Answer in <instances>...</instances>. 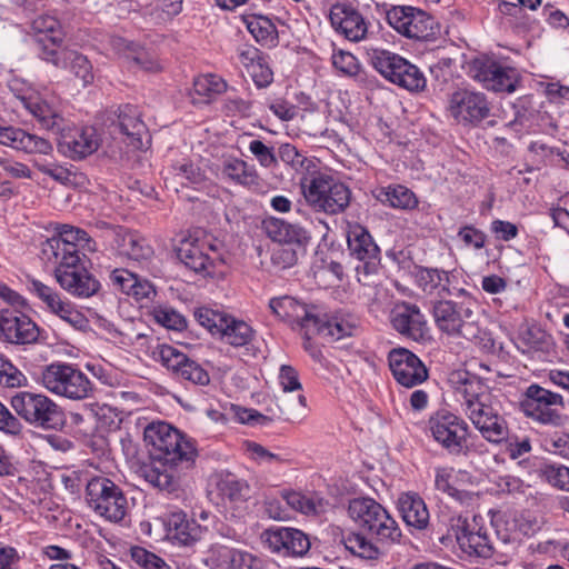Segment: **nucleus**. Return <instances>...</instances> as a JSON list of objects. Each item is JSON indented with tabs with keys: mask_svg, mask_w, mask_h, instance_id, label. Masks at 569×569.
<instances>
[{
	"mask_svg": "<svg viewBox=\"0 0 569 569\" xmlns=\"http://www.w3.org/2000/svg\"><path fill=\"white\" fill-rule=\"evenodd\" d=\"M154 320L167 329L182 331L187 328L186 318L172 308H158L153 311Z\"/></svg>",
	"mask_w": 569,
	"mask_h": 569,
	"instance_id": "obj_58",
	"label": "nucleus"
},
{
	"mask_svg": "<svg viewBox=\"0 0 569 569\" xmlns=\"http://www.w3.org/2000/svg\"><path fill=\"white\" fill-rule=\"evenodd\" d=\"M117 236L120 252L129 259L142 262L149 261L153 257V248L148 240L138 232L126 231Z\"/></svg>",
	"mask_w": 569,
	"mask_h": 569,
	"instance_id": "obj_45",
	"label": "nucleus"
},
{
	"mask_svg": "<svg viewBox=\"0 0 569 569\" xmlns=\"http://www.w3.org/2000/svg\"><path fill=\"white\" fill-rule=\"evenodd\" d=\"M331 60L336 70L345 76L353 77L360 71V63L351 52L342 50L333 52Z\"/></svg>",
	"mask_w": 569,
	"mask_h": 569,
	"instance_id": "obj_61",
	"label": "nucleus"
},
{
	"mask_svg": "<svg viewBox=\"0 0 569 569\" xmlns=\"http://www.w3.org/2000/svg\"><path fill=\"white\" fill-rule=\"evenodd\" d=\"M383 7L388 24L408 39L431 40L438 33L439 26L435 18L421 9L411 6Z\"/></svg>",
	"mask_w": 569,
	"mask_h": 569,
	"instance_id": "obj_12",
	"label": "nucleus"
},
{
	"mask_svg": "<svg viewBox=\"0 0 569 569\" xmlns=\"http://www.w3.org/2000/svg\"><path fill=\"white\" fill-rule=\"evenodd\" d=\"M415 280L417 286L428 295H453L449 288V272L438 268L416 267Z\"/></svg>",
	"mask_w": 569,
	"mask_h": 569,
	"instance_id": "obj_41",
	"label": "nucleus"
},
{
	"mask_svg": "<svg viewBox=\"0 0 569 569\" xmlns=\"http://www.w3.org/2000/svg\"><path fill=\"white\" fill-rule=\"evenodd\" d=\"M127 58L144 71L157 72L161 69L157 57L136 43L128 46Z\"/></svg>",
	"mask_w": 569,
	"mask_h": 569,
	"instance_id": "obj_52",
	"label": "nucleus"
},
{
	"mask_svg": "<svg viewBox=\"0 0 569 569\" xmlns=\"http://www.w3.org/2000/svg\"><path fill=\"white\" fill-rule=\"evenodd\" d=\"M281 161L298 178L300 188L305 179L311 178L319 170L318 160L301 153L291 143H281L278 148V162Z\"/></svg>",
	"mask_w": 569,
	"mask_h": 569,
	"instance_id": "obj_36",
	"label": "nucleus"
},
{
	"mask_svg": "<svg viewBox=\"0 0 569 569\" xmlns=\"http://www.w3.org/2000/svg\"><path fill=\"white\" fill-rule=\"evenodd\" d=\"M217 488L223 501L234 509L233 516H242L248 508L247 502L250 495L248 482L228 473L220 478Z\"/></svg>",
	"mask_w": 569,
	"mask_h": 569,
	"instance_id": "obj_38",
	"label": "nucleus"
},
{
	"mask_svg": "<svg viewBox=\"0 0 569 569\" xmlns=\"http://www.w3.org/2000/svg\"><path fill=\"white\" fill-rule=\"evenodd\" d=\"M26 381V376L10 360L0 355V386L16 388L21 387Z\"/></svg>",
	"mask_w": 569,
	"mask_h": 569,
	"instance_id": "obj_54",
	"label": "nucleus"
},
{
	"mask_svg": "<svg viewBox=\"0 0 569 569\" xmlns=\"http://www.w3.org/2000/svg\"><path fill=\"white\" fill-rule=\"evenodd\" d=\"M390 323L400 336L417 342L425 340L429 333L427 319L416 303H396L390 311Z\"/></svg>",
	"mask_w": 569,
	"mask_h": 569,
	"instance_id": "obj_26",
	"label": "nucleus"
},
{
	"mask_svg": "<svg viewBox=\"0 0 569 569\" xmlns=\"http://www.w3.org/2000/svg\"><path fill=\"white\" fill-rule=\"evenodd\" d=\"M397 509L408 527L416 530L427 529L430 519L429 510L425 500L417 492L400 493Z\"/></svg>",
	"mask_w": 569,
	"mask_h": 569,
	"instance_id": "obj_35",
	"label": "nucleus"
},
{
	"mask_svg": "<svg viewBox=\"0 0 569 569\" xmlns=\"http://www.w3.org/2000/svg\"><path fill=\"white\" fill-rule=\"evenodd\" d=\"M58 150L71 160H82L94 153L101 138L93 127L69 126L68 122L57 133Z\"/></svg>",
	"mask_w": 569,
	"mask_h": 569,
	"instance_id": "obj_20",
	"label": "nucleus"
},
{
	"mask_svg": "<svg viewBox=\"0 0 569 569\" xmlns=\"http://www.w3.org/2000/svg\"><path fill=\"white\" fill-rule=\"evenodd\" d=\"M516 346L522 353L545 360L553 351V339L541 327L532 325L521 329Z\"/></svg>",
	"mask_w": 569,
	"mask_h": 569,
	"instance_id": "obj_33",
	"label": "nucleus"
},
{
	"mask_svg": "<svg viewBox=\"0 0 569 569\" xmlns=\"http://www.w3.org/2000/svg\"><path fill=\"white\" fill-rule=\"evenodd\" d=\"M456 538L461 550L469 556L490 558L493 555L492 541L481 529L471 531L463 527L456 533Z\"/></svg>",
	"mask_w": 569,
	"mask_h": 569,
	"instance_id": "obj_43",
	"label": "nucleus"
},
{
	"mask_svg": "<svg viewBox=\"0 0 569 569\" xmlns=\"http://www.w3.org/2000/svg\"><path fill=\"white\" fill-rule=\"evenodd\" d=\"M541 480L549 486L567 492L569 467L557 462H545L537 470Z\"/></svg>",
	"mask_w": 569,
	"mask_h": 569,
	"instance_id": "obj_50",
	"label": "nucleus"
},
{
	"mask_svg": "<svg viewBox=\"0 0 569 569\" xmlns=\"http://www.w3.org/2000/svg\"><path fill=\"white\" fill-rule=\"evenodd\" d=\"M167 531L171 539L178 541V543L191 546L202 538L207 528L200 526L194 519H188L184 512L179 511L169 515Z\"/></svg>",
	"mask_w": 569,
	"mask_h": 569,
	"instance_id": "obj_39",
	"label": "nucleus"
},
{
	"mask_svg": "<svg viewBox=\"0 0 569 569\" xmlns=\"http://www.w3.org/2000/svg\"><path fill=\"white\" fill-rule=\"evenodd\" d=\"M266 58L267 57L248 70L257 88H267L273 81V72Z\"/></svg>",
	"mask_w": 569,
	"mask_h": 569,
	"instance_id": "obj_63",
	"label": "nucleus"
},
{
	"mask_svg": "<svg viewBox=\"0 0 569 569\" xmlns=\"http://www.w3.org/2000/svg\"><path fill=\"white\" fill-rule=\"evenodd\" d=\"M252 101L238 96H228L223 99L221 110L227 117L250 118Z\"/></svg>",
	"mask_w": 569,
	"mask_h": 569,
	"instance_id": "obj_55",
	"label": "nucleus"
},
{
	"mask_svg": "<svg viewBox=\"0 0 569 569\" xmlns=\"http://www.w3.org/2000/svg\"><path fill=\"white\" fill-rule=\"evenodd\" d=\"M39 336L40 328L22 309L0 310V341L26 346L37 343Z\"/></svg>",
	"mask_w": 569,
	"mask_h": 569,
	"instance_id": "obj_21",
	"label": "nucleus"
},
{
	"mask_svg": "<svg viewBox=\"0 0 569 569\" xmlns=\"http://www.w3.org/2000/svg\"><path fill=\"white\" fill-rule=\"evenodd\" d=\"M563 407L562 396L539 385H530L519 402L520 411L531 420L546 426L561 423L559 408Z\"/></svg>",
	"mask_w": 569,
	"mask_h": 569,
	"instance_id": "obj_14",
	"label": "nucleus"
},
{
	"mask_svg": "<svg viewBox=\"0 0 569 569\" xmlns=\"http://www.w3.org/2000/svg\"><path fill=\"white\" fill-rule=\"evenodd\" d=\"M490 103L482 92L461 89L449 100V112L460 123L477 126L490 114Z\"/></svg>",
	"mask_w": 569,
	"mask_h": 569,
	"instance_id": "obj_24",
	"label": "nucleus"
},
{
	"mask_svg": "<svg viewBox=\"0 0 569 569\" xmlns=\"http://www.w3.org/2000/svg\"><path fill=\"white\" fill-rule=\"evenodd\" d=\"M492 526L495 528L497 539L505 545L516 542L520 539V532L517 529L516 519L505 520L499 518L492 520Z\"/></svg>",
	"mask_w": 569,
	"mask_h": 569,
	"instance_id": "obj_62",
	"label": "nucleus"
},
{
	"mask_svg": "<svg viewBox=\"0 0 569 569\" xmlns=\"http://www.w3.org/2000/svg\"><path fill=\"white\" fill-rule=\"evenodd\" d=\"M435 488L447 497L465 502L470 499V492L453 486V468L438 467L435 470Z\"/></svg>",
	"mask_w": 569,
	"mask_h": 569,
	"instance_id": "obj_48",
	"label": "nucleus"
},
{
	"mask_svg": "<svg viewBox=\"0 0 569 569\" xmlns=\"http://www.w3.org/2000/svg\"><path fill=\"white\" fill-rule=\"evenodd\" d=\"M50 57L46 62L58 69H70L71 72L82 80L83 86L93 82L92 64L88 58L78 51L63 47L59 51L47 52Z\"/></svg>",
	"mask_w": 569,
	"mask_h": 569,
	"instance_id": "obj_34",
	"label": "nucleus"
},
{
	"mask_svg": "<svg viewBox=\"0 0 569 569\" xmlns=\"http://www.w3.org/2000/svg\"><path fill=\"white\" fill-rule=\"evenodd\" d=\"M466 415L488 442L499 445L507 437L508 423L503 416L499 413V410L491 405L490 400L473 405L472 409L467 411Z\"/></svg>",
	"mask_w": 569,
	"mask_h": 569,
	"instance_id": "obj_28",
	"label": "nucleus"
},
{
	"mask_svg": "<svg viewBox=\"0 0 569 569\" xmlns=\"http://www.w3.org/2000/svg\"><path fill=\"white\" fill-rule=\"evenodd\" d=\"M271 312L291 329L310 335L319 315V305L307 303L290 296L274 297L269 301Z\"/></svg>",
	"mask_w": 569,
	"mask_h": 569,
	"instance_id": "obj_19",
	"label": "nucleus"
},
{
	"mask_svg": "<svg viewBox=\"0 0 569 569\" xmlns=\"http://www.w3.org/2000/svg\"><path fill=\"white\" fill-rule=\"evenodd\" d=\"M28 289L42 301L48 311L58 316L73 328L83 329L87 327L88 319L84 315L76 309L73 303L62 299L56 289L37 279H31L28 282Z\"/></svg>",
	"mask_w": 569,
	"mask_h": 569,
	"instance_id": "obj_25",
	"label": "nucleus"
},
{
	"mask_svg": "<svg viewBox=\"0 0 569 569\" xmlns=\"http://www.w3.org/2000/svg\"><path fill=\"white\" fill-rule=\"evenodd\" d=\"M243 22L257 42L268 47L277 46L278 30L271 19L262 14L253 13L244 16Z\"/></svg>",
	"mask_w": 569,
	"mask_h": 569,
	"instance_id": "obj_46",
	"label": "nucleus"
},
{
	"mask_svg": "<svg viewBox=\"0 0 569 569\" xmlns=\"http://www.w3.org/2000/svg\"><path fill=\"white\" fill-rule=\"evenodd\" d=\"M469 74L489 91L512 93L520 81L516 68L503 64L496 59L481 56L469 63Z\"/></svg>",
	"mask_w": 569,
	"mask_h": 569,
	"instance_id": "obj_13",
	"label": "nucleus"
},
{
	"mask_svg": "<svg viewBox=\"0 0 569 569\" xmlns=\"http://www.w3.org/2000/svg\"><path fill=\"white\" fill-rule=\"evenodd\" d=\"M300 189L306 204L316 213L337 216L350 206V188L328 172L319 170L305 179Z\"/></svg>",
	"mask_w": 569,
	"mask_h": 569,
	"instance_id": "obj_3",
	"label": "nucleus"
},
{
	"mask_svg": "<svg viewBox=\"0 0 569 569\" xmlns=\"http://www.w3.org/2000/svg\"><path fill=\"white\" fill-rule=\"evenodd\" d=\"M86 500L96 515L120 522L128 510L127 497L119 483L106 476H94L86 485Z\"/></svg>",
	"mask_w": 569,
	"mask_h": 569,
	"instance_id": "obj_9",
	"label": "nucleus"
},
{
	"mask_svg": "<svg viewBox=\"0 0 569 569\" xmlns=\"http://www.w3.org/2000/svg\"><path fill=\"white\" fill-rule=\"evenodd\" d=\"M432 439L448 453L459 456L466 452L469 436V425L460 416L439 409L427 422Z\"/></svg>",
	"mask_w": 569,
	"mask_h": 569,
	"instance_id": "obj_11",
	"label": "nucleus"
},
{
	"mask_svg": "<svg viewBox=\"0 0 569 569\" xmlns=\"http://www.w3.org/2000/svg\"><path fill=\"white\" fill-rule=\"evenodd\" d=\"M0 143L28 154L49 156L53 152V146L49 140L21 128L0 127Z\"/></svg>",
	"mask_w": 569,
	"mask_h": 569,
	"instance_id": "obj_32",
	"label": "nucleus"
},
{
	"mask_svg": "<svg viewBox=\"0 0 569 569\" xmlns=\"http://www.w3.org/2000/svg\"><path fill=\"white\" fill-rule=\"evenodd\" d=\"M458 237L466 246L473 247L477 250L482 249L487 241L486 233L471 224L461 227Z\"/></svg>",
	"mask_w": 569,
	"mask_h": 569,
	"instance_id": "obj_64",
	"label": "nucleus"
},
{
	"mask_svg": "<svg viewBox=\"0 0 569 569\" xmlns=\"http://www.w3.org/2000/svg\"><path fill=\"white\" fill-rule=\"evenodd\" d=\"M365 535V532H352L348 535L345 538L346 548L363 560H378L381 556L380 549Z\"/></svg>",
	"mask_w": 569,
	"mask_h": 569,
	"instance_id": "obj_49",
	"label": "nucleus"
},
{
	"mask_svg": "<svg viewBox=\"0 0 569 569\" xmlns=\"http://www.w3.org/2000/svg\"><path fill=\"white\" fill-rule=\"evenodd\" d=\"M31 29L34 33V41L41 60L47 61L50 58L47 52L59 51L63 48L66 34L56 17L40 14L33 19Z\"/></svg>",
	"mask_w": 569,
	"mask_h": 569,
	"instance_id": "obj_30",
	"label": "nucleus"
},
{
	"mask_svg": "<svg viewBox=\"0 0 569 569\" xmlns=\"http://www.w3.org/2000/svg\"><path fill=\"white\" fill-rule=\"evenodd\" d=\"M41 385L50 392L70 400L92 398L96 386L76 365L53 362L46 366L40 376Z\"/></svg>",
	"mask_w": 569,
	"mask_h": 569,
	"instance_id": "obj_5",
	"label": "nucleus"
},
{
	"mask_svg": "<svg viewBox=\"0 0 569 569\" xmlns=\"http://www.w3.org/2000/svg\"><path fill=\"white\" fill-rule=\"evenodd\" d=\"M282 497L287 505L295 511H299L305 515H315L318 512V503L312 497L298 491L284 492Z\"/></svg>",
	"mask_w": 569,
	"mask_h": 569,
	"instance_id": "obj_56",
	"label": "nucleus"
},
{
	"mask_svg": "<svg viewBox=\"0 0 569 569\" xmlns=\"http://www.w3.org/2000/svg\"><path fill=\"white\" fill-rule=\"evenodd\" d=\"M221 177L223 180L248 189L260 187V176L253 164L230 156L221 163Z\"/></svg>",
	"mask_w": 569,
	"mask_h": 569,
	"instance_id": "obj_37",
	"label": "nucleus"
},
{
	"mask_svg": "<svg viewBox=\"0 0 569 569\" xmlns=\"http://www.w3.org/2000/svg\"><path fill=\"white\" fill-rule=\"evenodd\" d=\"M159 361L170 371L173 379L184 386L204 387L210 383L208 370L173 346H160Z\"/></svg>",
	"mask_w": 569,
	"mask_h": 569,
	"instance_id": "obj_18",
	"label": "nucleus"
},
{
	"mask_svg": "<svg viewBox=\"0 0 569 569\" xmlns=\"http://www.w3.org/2000/svg\"><path fill=\"white\" fill-rule=\"evenodd\" d=\"M318 319L310 335L317 333L332 341L353 336L359 327V319L355 315L343 311L328 315L321 306Z\"/></svg>",
	"mask_w": 569,
	"mask_h": 569,
	"instance_id": "obj_31",
	"label": "nucleus"
},
{
	"mask_svg": "<svg viewBox=\"0 0 569 569\" xmlns=\"http://www.w3.org/2000/svg\"><path fill=\"white\" fill-rule=\"evenodd\" d=\"M173 178L178 179L182 186L194 189H206L212 184L206 172L190 160L182 159L176 161L168 168Z\"/></svg>",
	"mask_w": 569,
	"mask_h": 569,
	"instance_id": "obj_44",
	"label": "nucleus"
},
{
	"mask_svg": "<svg viewBox=\"0 0 569 569\" xmlns=\"http://www.w3.org/2000/svg\"><path fill=\"white\" fill-rule=\"evenodd\" d=\"M228 569H262V561L249 551L233 548Z\"/></svg>",
	"mask_w": 569,
	"mask_h": 569,
	"instance_id": "obj_60",
	"label": "nucleus"
},
{
	"mask_svg": "<svg viewBox=\"0 0 569 569\" xmlns=\"http://www.w3.org/2000/svg\"><path fill=\"white\" fill-rule=\"evenodd\" d=\"M22 106L37 119L41 128L56 134L67 123L61 113L40 97H21Z\"/></svg>",
	"mask_w": 569,
	"mask_h": 569,
	"instance_id": "obj_40",
	"label": "nucleus"
},
{
	"mask_svg": "<svg viewBox=\"0 0 569 569\" xmlns=\"http://www.w3.org/2000/svg\"><path fill=\"white\" fill-rule=\"evenodd\" d=\"M232 549V547L213 543L204 552L203 563L209 569H228Z\"/></svg>",
	"mask_w": 569,
	"mask_h": 569,
	"instance_id": "obj_53",
	"label": "nucleus"
},
{
	"mask_svg": "<svg viewBox=\"0 0 569 569\" xmlns=\"http://www.w3.org/2000/svg\"><path fill=\"white\" fill-rule=\"evenodd\" d=\"M329 20L333 30L349 41L359 42L368 33V21L352 4H332Z\"/></svg>",
	"mask_w": 569,
	"mask_h": 569,
	"instance_id": "obj_29",
	"label": "nucleus"
},
{
	"mask_svg": "<svg viewBox=\"0 0 569 569\" xmlns=\"http://www.w3.org/2000/svg\"><path fill=\"white\" fill-rule=\"evenodd\" d=\"M248 149L261 167L274 168L278 166V151L274 152L273 147H269L261 140L254 139L250 141Z\"/></svg>",
	"mask_w": 569,
	"mask_h": 569,
	"instance_id": "obj_59",
	"label": "nucleus"
},
{
	"mask_svg": "<svg viewBox=\"0 0 569 569\" xmlns=\"http://www.w3.org/2000/svg\"><path fill=\"white\" fill-rule=\"evenodd\" d=\"M261 538L272 553L283 557H302L308 553L311 547L309 536L292 527L266 529Z\"/></svg>",
	"mask_w": 569,
	"mask_h": 569,
	"instance_id": "obj_23",
	"label": "nucleus"
},
{
	"mask_svg": "<svg viewBox=\"0 0 569 569\" xmlns=\"http://www.w3.org/2000/svg\"><path fill=\"white\" fill-rule=\"evenodd\" d=\"M81 250L97 251V242L78 227L59 223L54 233L41 244L42 258L53 264L57 282L76 298H90L100 289L99 280L84 266Z\"/></svg>",
	"mask_w": 569,
	"mask_h": 569,
	"instance_id": "obj_1",
	"label": "nucleus"
},
{
	"mask_svg": "<svg viewBox=\"0 0 569 569\" xmlns=\"http://www.w3.org/2000/svg\"><path fill=\"white\" fill-rule=\"evenodd\" d=\"M371 66L386 80L410 91L420 92L427 87L423 72L401 56L386 49L371 48L367 51Z\"/></svg>",
	"mask_w": 569,
	"mask_h": 569,
	"instance_id": "obj_7",
	"label": "nucleus"
},
{
	"mask_svg": "<svg viewBox=\"0 0 569 569\" xmlns=\"http://www.w3.org/2000/svg\"><path fill=\"white\" fill-rule=\"evenodd\" d=\"M10 403L20 418L37 428L56 430L64 423L61 408L43 393L19 391Z\"/></svg>",
	"mask_w": 569,
	"mask_h": 569,
	"instance_id": "obj_10",
	"label": "nucleus"
},
{
	"mask_svg": "<svg viewBox=\"0 0 569 569\" xmlns=\"http://www.w3.org/2000/svg\"><path fill=\"white\" fill-rule=\"evenodd\" d=\"M377 201L395 209L411 210L418 206L416 194L402 184L380 187L372 191Z\"/></svg>",
	"mask_w": 569,
	"mask_h": 569,
	"instance_id": "obj_42",
	"label": "nucleus"
},
{
	"mask_svg": "<svg viewBox=\"0 0 569 569\" xmlns=\"http://www.w3.org/2000/svg\"><path fill=\"white\" fill-rule=\"evenodd\" d=\"M347 244L351 257L359 261L355 267L358 281L362 284H368L367 278L376 274L380 268V248L368 229L359 223L349 228Z\"/></svg>",
	"mask_w": 569,
	"mask_h": 569,
	"instance_id": "obj_15",
	"label": "nucleus"
},
{
	"mask_svg": "<svg viewBox=\"0 0 569 569\" xmlns=\"http://www.w3.org/2000/svg\"><path fill=\"white\" fill-rule=\"evenodd\" d=\"M177 256L187 268L203 278L213 277L217 267L226 263L219 243L200 239L183 240Z\"/></svg>",
	"mask_w": 569,
	"mask_h": 569,
	"instance_id": "obj_17",
	"label": "nucleus"
},
{
	"mask_svg": "<svg viewBox=\"0 0 569 569\" xmlns=\"http://www.w3.org/2000/svg\"><path fill=\"white\" fill-rule=\"evenodd\" d=\"M475 301L468 296L463 301L439 300L433 305L432 316L437 328L451 337L473 340L479 336V327L473 319Z\"/></svg>",
	"mask_w": 569,
	"mask_h": 569,
	"instance_id": "obj_8",
	"label": "nucleus"
},
{
	"mask_svg": "<svg viewBox=\"0 0 569 569\" xmlns=\"http://www.w3.org/2000/svg\"><path fill=\"white\" fill-rule=\"evenodd\" d=\"M227 87L220 76L208 73L194 79L193 93L199 97V102H210L216 96L223 93Z\"/></svg>",
	"mask_w": 569,
	"mask_h": 569,
	"instance_id": "obj_47",
	"label": "nucleus"
},
{
	"mask_svg": "<svg viewBox=\"0 0 569 569\" xmlns=\"http://www.w3.org/2000/svg\"><path fill=\"white\" fill-rule=\"evenodd\" d=\"M348 515L359 532L376 537L379 541L399 543L402 537L398 522L387 509L370 497H358L349 501Z\"/></svg>",
	"mask_w": 569,
	"mask_h": 569,
	"instance_id": "obj_4",
	"label": "nucleus"
},
{
	"mask_svg": "<svg viewBox=\"0 0 569 569\" xmlns=\"http://www.w3.org/2000/svg\"><path fill=\"white\" fill-rule=\"evenodd\" d=\"M143 440L157 467L143 469L144 479L154 488L173 492L179 488L177 471L189 470L194 466L198 450L194 441L173 426L163 421L149 423L143 431Z\"/></svg>",
	"mask_w": 569,
	"mask_h": 569,
	"instance_id": "obj_2",
	"label": "nucleus"
},
{
	"mask_svg": "<svg viewBox=\"0 0 569 569\" xmlns=\"http://www.w3.org/2000/svg\"><path fill=\"white\" fill-rule=\"evenodd\" d=\"M131 559L142 569H171L162 558L142 547L131 548Z\"/></svg>",
	"mask_w": 569,
	"mask_h": 569,
	"instance_id": "obj_57",
	"label": "nucleus"
},
{
	"mask_svg": "<svg viewBox=\"0 0 569 569\" xmlns=\"http://www.w3.org/2000/svg\"><path fill=\"white\" fill-rule=\"evenodd\" d=\"M107 124L110 134L120 139L132 149L143 147V139L148 138V128L142 120L139 108L131 103L120 104L108 116Z\"/></svg>",
	"mask_w": 569,
	"mask_h": 569,
	"instance_id": "obj_16",
	"label": "nucleus"
},
{
	"mask_svg": "<svg viewBox=\"0 0 569 569\" xmlns=\"http://www.w3.org/2000/svg\"><path fill=\"white\" fill-rule=\"evenodd\" d=\"M193 316L213 337L233 348L248 347L256 338V330L249 323L223 310L199 307Z\"/></svg>",
	"mask_w": 569,
	"mask_h": 569,
	"instance_id": "obj_6",
	"label": "nucleus"
},
{
	"mask_svg": "<svg viewBox=\"0 0 569 569\" xmlns=\"http://www.w3.org/2000/svg\"><path fill=\"white\" fill-rule=\"evenodd\" d=\"M388 363L395 380L406 388L421 385L429 377L426 365L407 348L391 349L388 353Z\"/></svg>",
	"mask_w": 569,
	"mask_h": 569,
	"instance_id": "obj_22",
	"label": "nucleus"
},
{
	"mask_svg": "<svg viewBox=\"0 0 569 569\" xmlns=\"http://www.w3.org/2000/svg\"><path fill=\"white\" fill-rule=\"evenodd\" d=\"M502 452L506 453L511 460H517L532 450L531 439L527 436H518L517 433H509L502 439Z\"/></svg>",
	"mask_w": 569,
	"mask_h": 569,
	"instance_id": "obj_51",
	"label": "nucleus"
},
{
	"mask_svg": "<svg viewBox=\"0 0 569 569\" xmlns=\"http://www.w3.org/2000/svg\"><path fill=\"white\" fill-rule=\"evenodd\" d=\"M448 383L458 400L462 401L465 411L473 405L487 402L491 398L489 386L479 376L467 370H455L448 377Z\"/></svg>",
	"mask_w": 569,
	"mask_h": 569,
	"instance_id": "obj_27",
	"label": "nucleus"
}]
</instances>
